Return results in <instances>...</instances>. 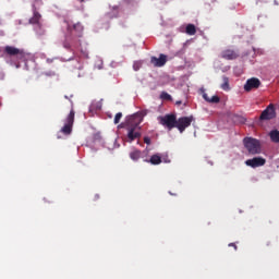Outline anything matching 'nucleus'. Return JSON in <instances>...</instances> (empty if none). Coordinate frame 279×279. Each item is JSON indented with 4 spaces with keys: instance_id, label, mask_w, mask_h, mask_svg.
<instances>
[{
    "instance_id": "obj_19",
    "label": "nucleus",
    "mask_w": 279,
    "mask_h": 279,
    "mask_svg": "<svg viewBox=\"0 0 279 279\" xmlns=\"http://www.w3.org/2000/svg\"><path fill=\"white\" fill-rule=\"evenodd\" d=\"M141 156H142V153L138 149H135V150L130 153L131 160H135V161L141 160Z\"/></svg>"
},
{
    "instance_id": "obj_11",
    "label": "nucleus",
    "mask_w": 279,
    "mask_h": 279,
    "mask_svg": "<svg viewBox=\"0 0 279 279\" xmlns=\"http://www.w3.org/2000/svg\"><path fill=\"white\" fill-rule=\"evenodd\" d=\"M150 63L154 64L155 66H165V64H167V56L166 54H161L159 56V58L156 57H151L150 58Z\"/></svg>"
},
{
    "instance_id": "obj_15",
    "label": "nucleus",
    "mask_w": 279,
    "mask_h": 279,
    "mask_svg": "<svg viewBox=\"0 0 279 279\" xmlns=\"http://www.w3.org/2000/svg\"><path fill=\"white\" fill-rule=\"evenodd\" d=\"M146 162H150V165H160L162 162V157H160L158 154H155L150 157L149 160H146Z\"/></svg>"
},
{
    "instance_id": "obj_10",
    "label": "nucleus",
    "mask_w": 279,
    "mask_h": 279,
    "mask_svg": "<svg viewBox=\"0 0 279 279\" xmlns=\"http://www.w3.org/2000/svg\"><path fill=\"white\" fill-rule=\"evenodd\" d=\"M256 88H260V80L256 77L248 78L244 85V90L250 93Z\"/></svg>"
},
{
    "instance_id": "obj_23",
    "label": "nucleus",
    "mask_w": 279,
    "mask_h": 279,
    "mask_svg": "<svg viewBox=\"0 0 279 279\" xmlns=\"http://www.w3.org/2000/svg\"><path fill=\"white\" fill-rule=\"evenodd\" d=\"M144 143H145L146 145H151V138H150L149 136H145V137H144Z\"/></svg>"
},
{
    "instance_id": "obj_1",
    "label": "nucleus",
    "mask_w": 279,
    "mask_h": 279,
    "mask_svg": "<svg viewBox=\"0 0 279 279\" xmlns=\"http://www.w3.org/2000/svg\"><path fill=\"white\" fill-rule=\"evenodd\" d=\"M143 122V114L141 113H134L133 116H130L124 125H126L128 130V142L133 143V141H136V138H141V132L136 131L141 123Z\"/></svg>"
},
{
    "instance_id": "obj_3",
    "label": "nucleus",
    "mask_w": 279,
    "mask_h": 279,
    "mask_svg": "<svg viewBox=\"0 0 279 279\" xmlns=\"http://www.w3.org/2000/svg\"><path fill=\"white\" fill-rule=\"evenodd\" d=\"M243 145L248 151L250 156L263 154V144H260V141L254 137H244Z\"/></svg>"
},
{
    "instance_id": "obj_8",
    "label": "nucleus",
    "mask_w": 279,
    "mask_h": 279,
    "mask_svg": "<svg viewBox=\"0 0 279 279\" xmlns=\"http://www.w3.org/2000/svg\"><path fill=\"white\" fill-rule=\"evenodd\" d=\"M260 121H271V119H276V108L272 104H270L260 114Z\"/></svg>"
},
{
    "instance_id": "obj_18",
    "label": "nucleus",
    "mask_w": 279,
    "mask_h": 279,
    "mask_svg": "<svg viewBox=\"0 0 279 279\" xmlns=\"http://www.w3.org/2000/svg\"><path fill=\"white\" fill-rule=\"evenodd\" d=\"M269 136H270V141L272 143H279V131L278 130L270 131Z\"/></svg>"
},
{
    "instance_id": "obj_4",
    "label": "nucleus",
    "mask_w": 279,
    "mask_h": 279,
    "mask_svg": "<svg viewBox=\"0 0 279 279\" xmlns=\"http://www.w3.org/2000/svg\"><path fill=\"white\" fill-rule=\"evenodd\" d=\"M75 123V110L71 109L70 113L64 120V125L61 128V133L69 136L73 132V124Z\"/></svg>"
},
{
    "instance_id": "obj_21",
    "label": "nucleus",
    "mask_w": 279,
    "mask_h": 279,
    "mask_svg": "<svg viewBox=\"0 0 279 279\" xmlns=\"http://www.w3.org/2000/svg\"><path fill=\"white\" fill-rule=\"evenodd\" d=\"M123 118V113L118 112L114 117L113 123L117 125L120 123L121 119Z\"/></svg>"
},
{
    "instance_id": "obj_12",
    "label": "nucleus",
    "mask_w": 279,
    "mask_h": 279,
    "mask_svg": "<svg viewBox=\"0 0 279 279\" xmlns=\"http://www.w3.org/2000/svg\"><path fill=\"white\" fill-rule=\"evenodd\" d=\"M221 57L225 60H236V58H239V52L229 49V50L222 51Z\"/></svg>"
},
{
    "instance_id": "obj_20",
    "label": "nucleus",
    "mask_w": 279,
    "mask_h": 279,
    "mask_svg": "<svg viewBox=\"0 0 279 279\" xmlns=\"http://www.w3.org/2000/svg\"><path fill=\"white\" fill-rule=\"evenodd\" d=\"M160 99H162L163 101H171V96L169 95V93L162 92L160 94Z\"/></svg>"
},
{
    "instance_id": "obj_22",
    "label": "nucleus",
    "mask_w": 279,
    "mask_h": 279,
    "mask_svg": "<svg viewBox=\"0 0 279 279\" xmlns=\"http://www.w3.org/2000/svg\"><path fill=\"white\" fill-rule=\"evenodd\" d=\"M45 34H47L46 31L43 29V27L39 24V31L37 32V36L41 37V36H45Z\"/></svg>"
},
{
    "instance_id": "obj_17",
    "label": "nucleus",
    "mask_w": 279,
    "mask_h": 279,
    "mask_svg": "<svg viewBox=\"0 0 279 279\" xmlns=\"http://www.w3.org/2000/svg\"><path fill=\"white\" fill-rule=\"evenodd\" d=\"M185 32L189 36H195L197 34V28L193 24H189L185 28Z\"/></svg>"
},
{
    "instance_id": "obj_7",
    "label": "nucleus",
    "mask_w": 279,
    "mask_h": 279,
    "mask_svg": "<svg viewBox=\"0 0 279 279\" xmlns=\"http://www.w3.org/2000/svg\"><path fill=\"white\" fill-rule=\"evenodd\" d=\"M191 123H193V116L182 117L177 120L175 128H178L179 132L182 134L186 128H190Z\"/></svg>"
},
{
    "instance_id": "obj_9",
    "label": "nucleus",
    "mask_w": 279,
    "mask_h": 279,
    "mask_svg": "<svg viewBox=\"0 0 279 279\" xmlns=\"http://www.w3.org/2000/svg\"><path fill=\"white\" fill-rule=\"evenodd\" d=\"M267 160L263 157H254L252 159H247L245 161L246 167H252V169H256L258 167H265Z\"/></svg>"
},
{
    "instance_id": "obj_5",
    "label": "nucleus",
    "mask_w": 279,
    "mask_h": 279,
    "mask_svg": "<svg viewBox=\"0 0 279 279\" xmlns=\"http://www.w3.org/2000/svg\"><path fill=\"white\" fill-rule=\"evenodd\" d=\"M160 125L168 128V130H173L178 123V118L175 114H166L163 117H159Z\"/></svg>"
},
{
    "instance_id": "obj_25",
    "label": "nucleus",
    "mask_w": 279,
    "mask_h": 279,
    "mask_svg": "<svg viewBox=\"0 0 279 279\" xmlns=\"http://www.w3.org/2000/svg\"><path fill=\"white\" fill-rule=\"evenodd\" d=\"M45 75H47L48 77H53V75H56V72H45Z\"/></svg>"
},
{
    "instance_id": "obj_24",
    "label": "nucleus",
    "mask_w": 279,
    "mask_h": 279,
    "mask_svg": "<svg viewBox=\"0 0 279 279\" xmlns=\"http://www.w3.org/2000/svg\"><path fill=\"white\" fill-rule=\"evenodd\" d=\"M81 56H82V58H88V51L81 50Z\"/></svg>"
},
{
    "instance_id": "obj_2",
    "label": "nucleus",
    "mask_w": 279,
    "mask_h": 279,
    "mask_svg": "<svg viewBox=\"0 0 279 279\" xmlns=\"http://www.w3.org/2000/svg\"><path fill=\"white\" fill-rule=\"evenodd\" d=\"M68 32L70 35L65 37L63 41L64 49H73L75 47V38H82V33L84 32V26L82 23L68 24Z\"/></svg>"
},
{
    "instance_id": "obj_26",
    "label": "nucleus",
    "mask_w": 279,
    "mask_h": 279,
    "mask_svg": "<svg viewBox=\"0 0 279 279\" xmlns=\"http://www.w3.org/2000/svg\"><path fill=\"white\" fill-rule=\"evenodd\" d=\"M229 247H233V248L235 250V252H236V250H238V246H236L235 243H230V244H229Z\"/></svg>"
},
{
    "instance_id": "obj_13",
    "label": "nucleus",
    "mask_w": 279,
    "mask_h": 279,
    "mask_svg": "<svg viewBox=\"0 0 279 279\" xmlns=\"http://www.w3.org/2000/svg\"><path fill=\"white\" fill-rule=\"evenodd\" d=\"M41 15L38 11H34L33 16L29 19L31 25H40Z\"/></svg>"
},
{
    "instance_id": "obj_16",
    "label": "nucleus",
    "mask_w": 279,
    "mask_h": 279,
    "mask_svg": "<svg viewBox=\"0 0 279 279\" xmlns=\"http://www.w3.org/2000/svg\"><path fill=\"white\" fill-rule=\"evenodd\" d=\"M222 90H230V78L228 76H222V84L220 85Z\"/></svg>"
},
{
    "instance_id": "obj_14",
    "label": "nucleus",
    "mask_w": 279,
    "mask_h": 279,
    "mask_svg": "<svg viewBox=\"0 0 279 279\" xmlns=\"http://www.w3.org/2000/svg\"><path fill=\"white\" fill-rule=\"evenodd\" d=\"M203 99H205V101H207L208 104H219V101H221V98H219V96L208 97V94L206 93L203 94Z\"/></svg>"
},
{
    "instance_id": "obj_6",
    "label": "nucleus",
    "mask_w": 279,
    "mask_h": 279,
    "mask_svg": "<svg viewBox=\"0 0 279 279\" xmlns=\"http://www.w3.org/2000/svg\"><path fill=\"white\" fill-rule=\"evenodd\" d=\"M4 53L7 56H10V58L16 57L17 60H24L25 59V51L13 47V46H5L4 47Z\"/></svg>"
}]
</instances>
